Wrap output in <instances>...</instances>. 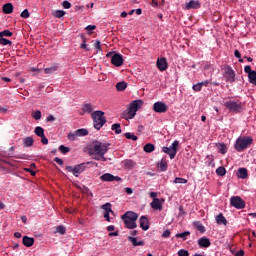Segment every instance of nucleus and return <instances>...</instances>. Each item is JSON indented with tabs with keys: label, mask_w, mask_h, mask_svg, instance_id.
<instances>
[{
	"label": "nucleus",
	"mask_w": 256,
	"mask_h": 256,
	"mask_svg": "<svg viewBox=\"0 0 256 256\" xmlns=\"http://www.w3.org/2000/svg\"><path fill=\"white\" fill-rule=\"evenodd\" d=\"M144 101L143 100H134L130 103L127 110L123 112V117L125 120H132L136 117L137 111L143 107Z\"/></svg>",
	"instance_id": "f257e3e1"
},
{
	"label": "nucleus",
	"mask_w": 256,
	"mask_h": 256,
	"mask_svg": "<svg viewBox=\"0 0 256 256\" xmlns=\"http://www.w3.org/2000/svg\"><path fill=\"white\" fill-rule=\"evenodd\" d=\"M138 218H139L138 214L132 211H128L121 216V220L123 221L125 228H128V229L137 228L138 225L136 221L138 220Z\"/></svg>",
	"instance_id": "f03ea898"
},
{
	"label": "nucleus",
	"mask_w": 256,
	"mask_h": 256,
	"mask_svg": "<svg viewBox=\"0 0 256 256\" xmlns=\"http://www.w3.org/2000/svg\"><path fill=\"white\" fill-rule=\"evenodd\" d=\"M253 144V138L250 136H240L236 139V143H234V150L236 152H244Z\"/></svg>",
	"instance_id": "7ed1b4c3"
},
{
	"label": "nucleus",
	"mask_w": 256,
	"mask_h": 256,
	"mask_svg": "<svg viewBox=\"0 0 256 256\" xmlns=\"http://www.w3.org/2000/svg\"><path fill=\"white\" fill-rule=\"evenodd\" d=\"M92 120H94V129L99 131L107 123L104 112L97 110L92 113Z\"/></svg>",
	"instance_id": "20e7f679"
},
{
	"label": "nucleus",
	"mask_w": 256,
	"mask_h": 256,
	"mask_svg": "<svg viewBox=\"0 0 256 256\" xmlns=\"http://www.w3.org/2000/svg\"><path fill=\"white\" fill-rule=\"evenodd\" d=\"M108 152V145L103 144L100 141H95L90 148V154L105 155Z\"/></svg>",
	"instance_id": "39448f33"
},
{
	"label": "nucleus",
	"mask_w": 256,
	"mask_h": 256,
	"mask_svg": "<svg viewBox=\"0 0 256 256\" xmlns=\"http://www.w3.org/2000/svg\"><path fill=\"white\" fill-rule=\"evenodd\" d=\"M179 141L178 140H175L171 146L167 147V146H164L162 147V151L169 155L170 159L173 160L175 157H176V154L179 150Z\"/></svg>",
	"instance_id": "423d86ee"
},
{
	"label": "nucleus",
	"mask_w": 256,
	"mask_h": 256,
	"mask_svg": "<svg viewBox=\"0 0 256 256\" xmlns=\"http://www.w3.org/2000/svg\"><path fill=\"white\" fill-rule=\"evenodd\" d=\"M86 169L85 163H80L75 166H66V170L70 173H73L75 177H79Z\"/></svg>",
	"instance_id": "0eeeda50"
},
{
	"label": "nucleus",
	"mask_w": 256,
	"mask_h": 256,
	"mask_svg": "<svg viewBox=\"0 0 256 256\" xmlns=\"http://www.w3.org/2000/svg\"><path fill=\"white\" fill-rule=\"evenodd\" d=\"M225 107L233 113H241L243 111L242 103H239V102H236V101H227L225 103Z\"/></svg>",
	"instance_id": "6e6552de"
},
{
	"label": "nucleus",
	"mask_w": 256,
	"mask_h": 256,
	"mask_svg": "<svg viewBox=\"0 0 256 256\" xmlns=\"http://www.w3.org/2000/svg\"><path fill=\"white\" fill-rule=\"evenodd\" d=\"M153 111L155 113H167V111H169V106L164 102L158 101L153 104Z\"/></svg>",
	"instance_id": "1a4fd4ad"
},
{
	"label": "nucleus",
	"mask_w": 256,
	"mask_h": 256,
	"mask_svg": "<svg viewBox=\"0 0 256 256\" xmlns=\"http://www.w3.org/2000/svg\"><path fill=\"white\" fill-rule=\"evenodd\" d=\"M231 205L238 210L244 209L246 207L245 201L238 196H234L231 198Z\"/></svg>",
	"instance_id": "9d476101"
},
{
	"label": "nucleus",
	"mask_w": 256,
	"mask_h": 256,
	"mask_svg": "<svg viewBox=\"0 0 256 256\" xmlns=\"http://www.w3.org/2000/svg\"><path fill=\"white\" fill-rule=\"evenodd\" d=\"M224 77L226 78V81L229 83H233L236 80V74L235 71L230 66L225 67V73Z\"/></svg>",
	"instance_id": "9b49d317"
},
{
	"label": "nucleus",
	"mask_w": 256,
	"mask_h": 256,
	"mask_svg": "<svg viewBox=\"0 0 256 256\" xmlns=\"http://www.w3.org/2000/svg\"><path fill=\"white\" fill-rule=\"evenodd\" d=\"M100 180L103 182H120L122 181V178L120 176H115L112 173H104L100 176Z\"/></svg>",
	"instance_id": "f8f14e48"
},
{
	"label": "nucleus",
	"mask_w": 256,
	"mask_h": 256,
	"mask_svg": "<svg viewBox=\"0 0 256 256\" xmlns=\"http://www.w3.org/2000/svg\"><path fill=\"white\" fill-rule=\"evenodd\" d=\"M111 64L115 67H120L124 64L123 56L119 53H114L111 57Z\"/></svg>",
	"instance_id": "ddd939ff"
},
{
	"label": "nucleus",
	"mask_w": 256,
	"mask_h": 256,
	"mask_svg": "<svg viewBox=\"0 0 256 256\" xmlns=\"http://www.w3.org/2000/svg\"><path fill=\"white\" fill-rule=\"evenodd\" d=\"M201 7V3L200 1H195V0H190L189 2L186 3L185 5V9L186 10H196V9H200Z\"/></svg>",
	"instance_id": "4468645a"
},
{
	"label": "nucleus",
	"mask_w": 256,
	"mask_h": 256,
	"mask_svg": "<svg viewBox=\"0 0 256 256\" xmlns=\"http://www.w3.org/2000/svg\"><path fill=\"white\" fill-rule=\"evenodd\" d=\"M169 67V64L167 63V59L166 58H158L157 60V68L160 71H165L167 70V68Z\"/></svg>",
	"instance_id": "2eb2a0df"
},
{
	"label": "nucleus",
	"mask_w": 256,
	"mask_h": 256,
	"mask_svg": "<svg viewBox=\"0 0 256 256\" xmlns=\"http://www.w3.org/2000/svg\"><path fill=\"white\" fill-rule=\"evenodd\" d=\"M139 223H140V227L144 231H147L150 228V221L146 216L140 217Z\"/></svg>",
	"instance_id": "dca6fc26"
},
{
	"label": "nucleus",
	"mask_w": 256,
	"mask_h": 256,
	"mask_svg": "<svg viewBox=\"0 0 256 256\" xmlns=\"http://www.w3.org/2000/svg\"><path fill=\"white\" fill-rule=\"evenodd\" d=\"M238 179H247L248 178V170L245 167L238 168V172L236 173Z\"/></svg>",
	"instance_id": "f3484780"
},
{
	"label": "nucleus",
	"mask_w": 256,
	"mask_h": 256,
	"mask_svg": "<svg viewBox=\"0 0 256 256\" xmlns=\"http://www.w3.org/2000/svg\"><path fill=\"white\" fill-rule=\"evenodd\" d=\"M198 245L200 248H208L211 245L210 239L202 237L198 240Z\"/></svg>",
	"instance_id": "a211bd4d"
},
{
	"label": "nucleus",
	"mask_w": 256,
	"mask_h": 256,
	"mask_svg": "<svg viewBox=\"0 0 256 256\" xmlns=\"http://www.w3.org/2000/svg\"><path fill=\"white\" fill-rule=\"evenodd\" d=\"M168 166H169V165L167 164V160H165V158H162V159L157 163V167H158V170H160V172H166Z\"/></svg>",
	"instance_id": "6ab92c4d"
},
{
	"label": "nucleus",
	"mask_w": 256,
	"mask_h": 256,
	"mask_svg": "<svg viewBox=\"0 0 256 256\" xmlns=\"http://www.w3.org/2000/svg\"><path fill=\"white\" fill-rule=\"evenodd\" d=\"M22 142H23V146H24L25 148H30V147H32L33 144H34V139H33V137H31V136H27V137H24V138H23Z\"/></svg>",
	"instance_id": "aec40b11"
},
{
	"label": "nucleus",
	"mask_w": 256,
	"mask_h": 256,
	"mask_svg": "<svg viewBox=\"0 0 256 256\" xmlns=\"http://www.w3.org/2000/svg\"><path fill=\"white\" fill-rule=\"evenodd\" d=\"M128 241L132 243V246H145V241H138L137 238L128 236L127 237Z\"/></svg>",
	"instance_id": "412c9836"
},
{
	"label": "nucleus",
	"mask_w": 256,
	"mask_h": 256,
	"mask_svg": "<svg viewBox=\"0 0 256 256\" xmlns=\"http://www.w3.org/2000/svg\"><path fill=\"white\" fill-rule=\"evenodd\" d=\"M150 206L154 210H159V211L163 210V205H161V201L159 199H153Z\"/></svg>",
	"instance_id": "4be33fe9"
},
{
	"label": "nucleus",
	"mask_w": 256,
	"mask_h": 256,
	"mask_svg": "<svg viewBox=\"0 0 256 256\" xmlns=\"http://www.w3.org/2000/svg\"><path fill=\"white\" fill-rule=\"evenodd\" d=\"M216 222L219 225H224V226L228 225V221L222 213H220L219 215L216 216Z\"/></svg>",
	"instance_id": "5701e85b"
},
{
	"label": "nucleus",
	"mask_w": 256,
	"mask_h": 256,
	"mask_svg": "<svg viewBox=\"0 0 256 256\" xmlns=\"http://www.w3.org/2000/svg\"><path fill=\"white\" fill-rule=\"evenodd\" d=\"M2 9H3L4 14L9 15V14L13 13V4L12 3H5L3 5Z\"/></svg>",
	"instance_id": "b1692460"
},
{
	"label": "nucleus",
	"mask_w": 256,
	"mask_h": 256,
	"mask_svg": "<svg viewBox=\"0 0 256 256\" xmlns=\"http://www.w3.org/2000/svg\"><path fill=\"white\" fill-rule=\"evenodd\" d=\"M22 242L26 247H31L34 244V238L24 236Z\"/></svg>",
	"instance_id": "393cba45"
},
{
	"label": "nucleus",
	"mask_w": 256,
	"mask_h": 256,
	"mask_svg": "<svg viewBox=\"0 0 256 256\" xmlns=\"http://www.w3.org/2000/svg\"><path fill=\"white\" fill-rule=\"evenodd\" d=\"M217 149L219 150V153H221L223 155L227 154L228 147L225 143H218Z\"/></svg>",
	"instance_id": "a878e982"
},
{
	"label": "nucleus",
	"mask_w": 256,
	"mask_h": 256,
	"mask_svg": "<svg viewBox=\"0 0 256 256\" xmlns=\"http://www.w3.org/2000/svg\"><path fill=\"white\" fill-rule=\"evenodd\" d=\"M111 130L114 131L116 135H120L122 133L121 124L119 123L112 124Z\"/></svg>",
	"instance_id": "bb28decb"
},
{
	"label": "nucleus",
	"mask_w": 256,
	"mask_h": 256,
	"mask_svg": "<svg viewBox=\"0 0 256 256\" xmlns=\"http://www.w3.org/2000/svg\"><path fill=\"white\" fill-rule=\"evenodd\" d=\"M143 150L146 153H152L155 151V145L152 143H147L146 145H144Z\"/></svg>",
	"instance_id": "cd10ccee"
},
{
	"label": "nucleus",
	"mask_w": 256,
	"mask_h": 256,
	"mask_svg": "<svg viewBox=\"0 0 256 256\" xmlns=\"http://www.w3.org/2000/svg\"><path fill=\"white\" fill-rule=\"evenodd\" d=\"M101 209L105 211L104 213L114 214L111 203H105L104 205L101 206Z\"/></svg>",
	"instance_id": "c85d7f7f"
},
{
	"label": "nucleus",
	"mask_w": 256,
	"mask_h": 256,
	"mask_svg": "<svg viewBox=\"0 0 256 256\" xmlns=\"http://www.w3.org/2000/svg\"><path fill=\"white\" fill-rule=\"evenodd\" d=\"M89 134V131L85 128L76 130L77 137H86Z\"/></svg>",
	"instance_id": "c756f323"
},
{
	"label": "nucleus",
	"mask_w": 256,
	"mask_h": 256,
	"mask_svg": "<svg viewBox=\"0 0 256 256\" xmlns=\"http://www.w3.org/2000/svg\"><path fill=\"white\" fill-rule=\"evenodd\" d=\"M115 87L117 91H124L128 87V84L125 81L118 82Z\"/></svg>",
	"instance_id": "7c9ffc66"
},
{
	"label": "nucleus",
	"mask_w": 256,
	"mask_h": 256,
	"mask_svg": "<svg viewBox=\"0 0 256 256\" xmlns=\"http://www.w3.org/2000/svg\"><path fill=\"white\" fill-rule=\"evenodd\" d=\"M82 111L84 113H93V106L91 104L82 105Z\"/></svg>",
	"instance_id": "2f4dec72"
},
{
	"label": "nucleus",
	"mask_w": 256,
	"mask_h": 256,
	"mask_svg": "<svg viewBox=\"0 0 256 256\" xmlns=\"http://www.w3.org/2000/svg\"><path fill=\"white\" fill-rule=\"evenodd\" d=\"M34 133L37 137L41 138L43 137L45 134H44V129L40 126H37L34 130Z\"/></svg>",
	"instance_id": "473e14b6"
},
{
	"label": "nucleus",
	"mask_w": 256,
	"mask_h": 256,
	"mask_svg": "<svg viewBox=\"0 0 256 256\" xmlns=\"http://www.w3.org/2000/svg\"><path fill=\"white\" fill-rule=\"evenodd\" d=\"M216 174L218 176H225L226 175V168L224 166H219L217 169H216Z\"/></svg>",
	"instance_id": "72a5a7b5"
},
{
	"label": "nucleus",
	"mask_w": 256,
	"mask_h": 256,
	"mask_svg": "<svg viewBox=\"0 0 256 256\" xmlns=\"http://www.w3.org/2000/svg\"><path fill=\"white\" fill-rule=\"evenodd\" d=\"M135 166V162L132 159H128L124 161V167L128 169H132Z\"/></svg>",
	"instance_id": "f704fd0d"
},
{
	"label": "nucleus",
	"mask_w": 256,
	"mask_h": 256,
	"mask_svg": "<svg viewBox=\"0 0 256 256\" xmlns=\"http://www.w3.org/2000/svg\"><path fill=\"white\" fill-rule=\"evenodd\" d=\"M249 83L256 85V71H253L248 75Z\"/></svg>",
	"instance_id": "c9c22d12"
},
{
	"label": "nucleus",
	"mask_w": 256,
	"mask_h": 256,
	"mask_svg": "<svg viewBox=\"0 0 256 256\" xmlns=\"http://www.w3.org/2000/svg\"><path fill=\"white\" fill-rule=\"evenodd\" d=\"M193 225L201 233H204L206 231L205 227L199 221L194 222Z\"/></svg>",
	"instance_id": "e433bc0d"
},
{
	"label": "nucleus",
	"mask_w": 256,
	"mask_h": 256,
	"mask_svg": "<svg viewBox=\"0 0 256 256\" xmlns=\"http://www.w3.org/2000/svg\"><path fill=\"white\" fill-rule=\"evenodd\" d=\"M124 136L128 140H132V141H137L138 140V137L135 134L130 133V132L125 133Z\"/></svg>",
	"instance_id": "4c0bfd02"
},
{
	"label": "nucleus",
	"mask_w": 256,
	"mask_h": 256,
	"mask_svg": "<svg viewBox=\"0 0 256 256\" xmlns=\"http://www.w3.org/2000/svg\"><path fill=\"white\" fill-rule=\"evenodd\" d=\"M0 45L2 46H11L13 45V42H11V40H7V38H3V37H0Z\"/></svg>",
	"instance_id": "58836bf2"
},
{
	"label": "nucleus",
	"mask_w": 256,
	"mask_h": 256,
	"mask_svg": "<svg viewBox=\"0 0 256 256\" xmlns=\"http://www.w3.org/2000/svg\"><path fill=\"white\" fill-rule=\"evenodd\" d=\"M94 48L96 49V53L102 52V46L100 40H95Z\"/></svg>",
	"instance_id": "ea45409f"
},
{
	"label": "nucleus",
	"mask_w": 256,
	"mask_h": 256,
	"mask_svg": "<svg viewBox=\"0 0 256 256\" xmlns=\"http://www.w3.org/2000/svg\"><path fill=\"white\" fill-rule=\"evenodd\" d=\"M59 151L63 154L66 155L67 153L70 152V148L65 146V145H60Z\"/></svg>",
	"instance_id": "a19ab883"
},
{
	"label": "nucleus",
	"mask_w": 256,
	"mask_h": 256,
	"mask_svg": "<svg viewBox=\"0 0 256 256\" xmlns=\"http://www.w3.org/2000/svg\"><path fill=\"white\" fill-rule=\"evenodd\" d=\"M188 180L185 178H181V177H176L174 179V183L175 184H187Z\"/></svg>",
	"instance_id": "79ce46f5"
},
{
	"label": "nucleus",
	"mask_w": 256,
	"mask_h": 256,
	"mask_svg": "<svg viewBox=\"0 0 256 256\" xmlns=\"http://www.w3.org/2000/svg\"><path fill=\"white\" fill-rule=\"evenodd\" d=\"M191 233L189 231H185L183 233L176 234L177 238H182L183 240L187 239V236H189Z\"/></svg>",
	"instance_id": "37998d69"
},
{
	"label": "nucleus",
	"mask_w": 256,
	"mask_h": 256,
	"mask_svg": "<svg viewBox=\"0 0 256 256\" xmlns=\"http://www.w3.org/2000/svg\"><path fill=\"white\" fill-rule=\"evenodd\" d=\"M13 36V32H10V30H3L0 32V37H11Z\"/></svg>",
	"instance_id": "c03bdc74"
},
{
	"label": "nucleus",
	"mask_w": 256,
	"mask_h": 256,
	"mask_svg": "<svg viewBox=\"0 0 256 256\" xmlns=\"http://www.w3.org/2000/svg\"><path fill=\"white\" fill-rule=\"evenodd\" d=\"M65 14L66 12L64 10H56L54 16L58 19H61Z\"/></svg>",
	"instance_id": "a18cd8bd"
},
{
	"label": "nucleus",
	"mask_w": 256,
	"mask_h": 256,
	"mask_svg": "<svg viewBox=\"0 0 256 256\" xmlns=\"http://www.w3.org/2000/svg\"><path fill=\"white\" fill-rule=\"evenodd\" d=\"M34 120L39 121L41 120L42 113L40 110H37L35 113L32 114Z\"/></svg>",
	"instance_id": "49530a36"
},
{
	"label": "nucleus",
	"mask_w": 256,
	"mask_h": 256,
	"mask_svg": "<svg viewBox=\"0 0 256 256\" xmlns=\"http://www.w3.org/2000/svg\"><path fill=\"white\" fill-rule=\"evenodd\" d=\"M56 233H60L61 235H64L66 233V229L64 226L60 225L56 228Z\"/></svg>",
	"instance_id": "de8ad7c7"
},
{
	"label": "nucleus",
	"mask_w": 256,
	"mask_h": 256,
	"mask_svg": "<svg viewBox=\"0 0 256 256\" xmlns=\"http://www.w3.org/2000/svg\"><path fill=\"white\" fill-rule=\"evenodd\" d=\"M20 16H21L22 18H24V19H28L29 16H30V13H29L28 9H24V10L21 12Z\"/></svg>",
	"instance_id": "09e8293b"
},
{
	"label": "nucleus",
	"mask_w": 256,
	"mask_h": 256,
	"mask_svg": "<svg viewBox=\"0 0 256 256\" xmlns=\"http://www.w3.org/2000/svg\"><path fill=\"white\" fill-rule=\"evenodd\" d=\"M178 256H189V252L187 250L181 249L178 251Z\"/></svg>",
	"instance_id": "8fccbe9b"
},
{
	"label": "nucleus",
	"mask_w": 256,
	"mask_h": 256,
	"mask_svg": "<svg viewBox=\"0 0 256 256\" xmlns=\"http://www.w3.org/2000/svg\"><path fill=\"white\" fill-rule=\"evenodd\" d=\"M62 6L64 9H70L71 3L68 0L63 1Z\"/></svg>",
	"instance_id": "3c124183"
},
{
	"label": "nucleus",
	"mask_w": 256,
	"mask_h": 256,
	"mask_svg": "<svg viewBox=\"0 0 256 256\" xmlns=\"http://www.w3.org/2000/svg\"><path fill=\"white\" fill-rule=\"evenodd\" d=\"M80 48L89 51L87 45H86V38H82V45H80Z\"/></svg>",
	"instance_id": "603ef678"
},
{
	"label": "nucleus",
	"mask_w": 256,
	"mask_h": 256,
	"mask_svg": "<svg viewBox=\"0 0 256 256\" xmlns=\"http://www.w3.org/2000/svg\"><path fill=\"white\" fill-rule=\"evenodd\" d=\"M56 70H57L56 67H51V68H46V69L44 70V72H45L46 74H51V73L55 72Z\"/></svg>",
	"instance_id": "864d4df0"
},
{
	"label": "nucleus",
	"mask_w": 256,
	"mask_h": 256,
	"mask_svg": "<svg viewBox=\"0 0 256 256\" xmlns=\"http://www.w3.org/2000/svg\"><path fill=\"white\" fill-rule=\"evenodd\" d=\"M162 237L170 238L171 237V230L167 229L166 231H164V233L162 234Z\"/></svg>",
	"instance_id": "5fc2aeb1"
},
{
	"label": "nucleus",
	"mask_w": 256,
	"mask_h": 256,
	"mask_svg": "<svg viewBox=\"0 0 256 256\" xmlns=\"http://www.w3.org/2000/svg\"><path fill=\"white\" fill-rule=\"evenodd\" d=\"M76 137H77L76 131H75V133H69V135H68V139H69L70 141H75V140H76Z\"/></svg>",
	"instance_id": "6e6d98bb"
},
{
	"label": "nucleus",
	"mask_w": 256,
	"mask_h": 256,
	"mask_svg": "<svg viewBox=\"0 0 256 256\" xmlns=\"http://www.w3.org/2000/svg\"><path fill=\"white\" fill-rule=\"evenodd\" d=\"M163 0H152V6L153 7H159V4H161Z\"/></svg>",
	"instance_id": "4d7b16f0"
},
{
	"label": "nucleus",
	"mask_w": 256,
	"mask_h": 256,
	"mask_svg": "<svg viewBox=\"0 0 256 256\" xmlns=\"http://www.w3.org/2000/svg\"><path fill=\"white\" fill-rule=\"evenodd\" d=\"M201 89H202V86L200 85V83L195 84V85L193 86V90L196 91V92L201 91Z\"/></svg>",
	"instance_id": "13d9d810"
},
{
	"label": "nucleus",
	"mask_w": 256,
	"mask_h": 256,
	"mask_svg": "<svg viewBox=\"0 0 256 256\" xmlns=\"http://www.w3.org/2000/svg\"><path fill=\"white\" fill-rule=\"evenodd\" d=\"M54 162H56L57 164H59L60 166H62L64 164L63 159L59 158V157H55Z\"/></svg>",
	"instance_id": "bf43d9fd"
},
{
	"label": "nucleus",
	"mask_w": 256,
	"mask_h": 256,
	"mask_svg": "<svg viewBox=\"0 0 256 256\" xmlns=\"http://www.w3.org/2000/svg\"><path fill=\"white\" fill-rule=\"evenodd\" d=\"M24 171L30 173L31 176H35L36 175V171L32 170L31 168H24Z\"/></svg>",
	"instance_id": "052dcab7"
},
{
	"label": "nucleus",
	"mask_w": 256,
	"mask_h": 256,
	"mask_svg": "<svg viewBox=\"0 0 256 256\" xmlns=\"http://www.w3.org/2000/svg\"><path fill=\"white\" fill-rule=\"evenodd\" d=\"M54 121H55V117L53 115L50 114L49 116H47L46 122L52 123Z\"/></svg>",
	"instance_id": "680f3d73"
},
{
	"label": "nucleus",
	"mask_w": 256,
	"mask_h": 256,
	"mask_svg": "<svg viewBox=\"0 0 256 256\" xmlns=\"http://www.w3.org/2000/svg\"><path fill=\"white\" fill-rule=\"evenodd\" d=\"M244 72H246V74H250V73H252V72H254V71H252V68H251V66H246V67H244Z\"/></svg>",
	"instance_id": "e2e57ef3"
},
{
	"label": "nucleus",
	"mask_w": 256,
	"mask_h": 256,
	"mask_svg": "<svg viewBox=\"0 0 256 256\" xmlns=\"http://www.w3.org/2000/svg\"><path fill=\"white\" fill-rule=\"evenodd\" d=\"M103 217L106 219L107 222H110V221H111L110 212H104Z\"/></svg>",
	"instance_id": "0e129e2a"
},
{
	"label": "nucleus",
	"mask_w": 256,
	"mask_h": 256,
	"mask_svg": "<svg viewBox=\"0 0 256 256\" xmlns=\"http://www.w3.org/2000/svg\"><path fill=\"white\" fill-rule=\"evenodd\" d=\"M40 138L43 145H48V139L45 137V135L41 136Z\"/></svg>",
	"instance_id": "69168bd1"
},
{
	"label": "nucleus",
	"mask_w": 256,
	"mask_h": 256,
	"mask_svg": "<svg viewBox=\"0 0 256 256\" xmlns=\"http://www.w3.org/2000/svg\"><path fill=\"white\" fill-rule=\"evenodd\" d=\"M96 29V25H87L86 26V31H93V30H95Z\"/></svg>",
	"instance_id": "338daca9"
},
{
	"label": "nucleus",
	"mask_w": 256,
	"mask_h": 256,
	"mask_svg": "<svg viewBox=\"0 0 256 256\" xmlns=\"http://www.w3.org/2000/svg\"><path fill=\"white\" fill-rule=\"evenodd\" d=\"M244 255H245V252L243 250L236 252V256H244Z\"/></svg>",
	"instance_id": "774afa93"
}]
</instances>
